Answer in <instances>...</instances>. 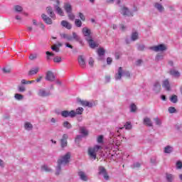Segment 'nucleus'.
Wrapping results in <instances>:
<instances>
[{
  "label": "nucleus",
  "mask_w": 182,
  "mask_h": 182,
  "mask_svg": "<svg viewBox=\"0 0 182 182\" xmlns=\"http://www.w3.org/2000/svg\"><path fill=\"white\" fill-rule=\"evenodd\" d=\"M70 161V152H68L66 154L63 156L60 159L57 161V166L55 168L56 172L55 176H59L60 171H62V166H66L69 164Z\"/></svg>",
  "instance_id": "f257e3e1"
},
{
  "label": "nucleus",
  "mask_w": 182,
  "mask_h": 182,
  "mask_svg": "<svg viewBox=\"0 0 182 182\" xmlns=\"http://www.w3.org/2000/svg\"><path fill=\"white\" fill-rule=\"evenodd\" d=\"M84 111H85V109H83V107H78L76 109L75 111V110L61 111L60 115L62 116V117H64V118L70 117V119H73V118L76 117V116H77V114H83Z\"/></svg>",
  "instance_id": "f03ea898"
},
{
  "label": "nucleus",
  "mask_w": 182,
  "mask_h": 182,
  "mask_svg": "<svg viewBox=\"0 0 182 182\" xmlns=\"http://www.w3.org/2000/svg\"><path fill=\"white\" fill-rule=\"evenodd\" d=\"M151 50H154V52H164V50H167V46L164 44H160L158 46H151L149 48Z\"/></svg>",
  "instance_id": "7ed1b4c3"
},
{
  "label": "nucleus",
  "mask_w": 182,
  "mask_h": 182,
  "mask_svg": "<svg viewBox=\"0 0 182 182\" xmlns=\"http://www.w3.org/2000/svg\"><path fill=\"white\" fill-rule=\"evenodd\" d=\"M98 170V174H100V176H103L104 179L106 181H108V180H109L110 178V176H109V174L107 173V171H106V168H105L103 166H99Z\"/></svg>",
  "instance_id": "20e7f679"
},
{
  "label": "nucleus",
  "mask_w": 182,
  "mask_h": 182,
  "mask_svg": "<svg viewBox=\"0 0 182 182\" xmlns=\"http://www.w3.org/2000/svg\"><path fill=\"white\" fill-rule=\"evenodd\" d=\"M46 80L55 82L56 80V75L52 71H48L46 75Z\"/></svg>",
  "instance_id": "39448f33"
},
{
  "label": "nucleus",
  "mask_w": 182,
  "mask_h": 182,
  "mask_svg": "<svg viewBox=\"0 0 182 182\" xmlns=\"http://www.w3.org/2000/svg\"><path fill=\"white\" fill-rule=\"evenodd\" d=\"M38 96L40 97H48V96H50V91L45 89H40L38 92Z\"/></svg>",
  "instance_id": "423d86ee"
},
{
  "label": "nucleus",
  "mask_w": 182,
  "mask_h": 182,
  "mask_svg": "<svg viewBox=\"0 0 182 182\" xmlns=\"http://www.w3.org/2000/svg\"><path fill=\"white\" fill-rule=\"evenodd\" d=\"M69 139V135L68 134H64L60 139V146L63 149L68 146V139Z\"/></svg>",
  "instance_id": "0eeeda50"
},
{
  "label": "nucleus",
  "mask_w": 182,
  "mask_h": 182,
  "mask_svg": "<svg viewBox=\"0 0 182 182\" xmlns=\"http://www.w3.org/2000/svg\"><path fill=\"white\" fill-rule=\"evenodd\" d=\"M120 13L124 16H133V13H132V11H129V9H127V7H122L120 11Z\"/></svg>",
  "instance_id": "6e6552de"
},
{
  "label": "nucleus",
  "mask_w": 182,
  "mask_h": 182,
  "mask_svg": "<svg viewBox=\"0 0 182 182\" xmlns=\"http://www.w3.org/2000/svg\"><path fill=\"white\" fill-rule=\"evenodd\" d=\"M85 39L92 49H95V48H97L99 46V44L96 43V42L92 39V37L86 38Z\"/></svg>",
  "instance_id": "1a4fd4ad"
},
{
  "label": "nucleus",
  "mask_w": 182,
  "mask_h": 182,
  "mask_svg": "<svg viewBox=\"0 0 182 182\" xmlns=\"http://www.w3.org/2000/svg\"><path fill=\"white\" fill-rule=\"evenodd\" d=\"M56 3L57 5L54 6V9H55V11L58 15H60V16H63V10H62L59 6V4H60V2L59 1V0H56Z\"/></svg>",
  "instance_id": "9d476101"
},
{
  "label": "nucleus",
  "mask_w": 182,
  "mask_h": 182,
  "mask_svg": "<svg viewBox=\"0 0 182 182\" xmlns=\"http://www.w3.org/2000/svg\"><path fill=\"white\" fill-rule=\"evenodd\" d=\"M169 73L171 76H172V77H175V79H178L181 76L180 72L176 69H171Z\"/></svg>",
  "instance_id": "9b49d317"
},
{
  "label": "nucleus",
  "mask_w": 182,
  "mask_h": 182,
  "mask_svg": "<svg viewBox=\"0 0 182 182\" xmlns=\"http://www.w3.org/2000/svg\"><path fill=\"white\" fill-rule=\"evenodd\" d=\"M41 18L47 25H52V18H49L46 14H42Z\"/></svg>",
  "instance_id": "f8f14e48"
},
{
  "label": "nucleus",
  "mask_w": 182,
  "mask_h": 182,
  "mask_svg": "<svg viewBox=\"0 0 182 182\" xmlns=\"http://www.w3.org/2000/svg\"><path fill=\"white\" fill-rule=\"evenodd\" d=\"M47 14L49 15L50 18L53 19H55L56 15H55V13L53 12V10L52 9V7L49 6L46 8Z\"/></svg>",
  "instance_id": "ddd939ff"
},
{
  "label": "nucleus",
  "mask_w": 182,
  "mask_h": 182,
  "mask_svg": "<svg viewBox=\"0 0 182 182\" xmlns=\"http://www.w3.org/2000/svg\"><path fill=\"white\" fill-rule=\"evenodd\" d=\"M78 176L80 180H82V181H87L89 180V178H87V176H86V173L83 171H79Z\"/></svg>",
  "instance_id": "4468645a"
},
{
  "label": "nucleus",
  "mask_w": 182,
  "mask_h": 182,
  "mask_svg": "<svg viewBox=\"0 0 182 182\" xmlns=\"http://www.w3.org/2000/svg\"><path fill=\"white\" fill-rule=\"evenodd\" d=\"M63 8L67 14L72 12V5L70 3H65Z\"/></svg>",
  "instance_id": "2eb2a0df"
},
{
  "label": "nucleus",
  "mask_w": 182,
  "mask_h": 182,
  "mask_svg": "<svg viewBox=\"0 0 182 182\" xmlns=\"http://www.w3.org/2000/svg\"><path fill=\"white\" fill-rule=\"evenodd\" d=\"M80 133L82 134V137H86V136H88L89 134V132L85 127H80Z\"/></svg>",
  "instance_id": "dca6fc26"
},
{
  "label": "nucleus",
  "mask_w": 182,
  "mask_h": 182,
  "mask_svg": "<svg viewBox=\"0 0 182 182\" xmlns=\"http://www.w3.org/2000/svg\"><path fill=\"white\" fill-rule=\"evenodd\" d=\"M82 33L86 38H92V36H90V29L87 28V27L82 28Z\"/></svg>",
  "instance_id": "f3484780"
},
{
  "label": "nucleus",
  "mask_w": 182,
  "mask_h": 182,
  "mask_svg": "<svg viewBox=\"0 0 182 182\" xmlns=\"http://www.w3.org/2000/svg\"><path fill=\"white\" fill-rule=\"evenodd\" d=\"M154 90L156 93H159L160 90H161V85H160V82H156L154 85Z\"/></svg>",
  "instance_id": "a211bd4d"
},
{
  "label": "nucleus",
  "mask_w": 182,
  "mask_h": 182,
  "mask_svg": "<svg viewBox=\"0 0 182 182\" xmlns=\"http://www.w3.org/2000/svg\"><path fill=\"white\" fill-rule=\"evenodd\" d=\"M88 155L91 159H92V160H96V152H95V151H93L90 148L88 149Z\"/></svg>",
  "instance_id": "6ab92c4d"
},
{
  "label": "nucleus",
  "mask_w": 182,
  "mask_h": 182,
  "mask_svg": "<svg viewBox=\"0 0 182 182\" xmlns=\"http://www.w3.org/2000/svg\"><path fill=\"white\" fill-rule=\"evenodd\" d=\"M132 122H127L124 124V127H119V130H123V129L124 128L126 129V130H132Z\"/></svg>",
  "instance_id": "aec40b11"
},
{
  "label": "nucleus",
  "mask_w": 182,
  "mask_h": 182,
  "mask_svg": "<svg viewBox=\"0 0 182 182\" xmlns=\"http://www.w3.org/2000/svg\"><path fill=\"white\" fill-rule=\"evenodd\" d=\"M61 25L64 28H66V29H72V24H70L67 21H65V20L62 21H61Z\"/></svg>",
  "instance_id": "412c9836"
},
{
  "label": "nucleus",
  "mask_w": 182,
  "mask_h": 182,
  "mask_svg": "<svg viewBox=\"0 0 182 182\" xmlns=\"http://www.w3.org/2000/svg\"><path fill=\"white\" fill-rule=\"evenodd\" d=\"M162 87L166 89V90H170V82L168 80H165L163 81Z\"/></svg>",
  "instance_id": "4be33fe9"
},
{
  "label": "nucleus",
  "mask_w": 182,
  "mask_h": 182,
  "mask_svg": "<svg viewBox=\"0 0 182 182\" xmlns=\"http://www.w3.org/2000/svg\"><path fill=\"white\" fill-rule=\"evenodd\" d=\"M78 63L80 66H85V65H86V61H85V56L79 55L78 56Z\"/></svg>",
  "instance_id": "5701e85b"
},
{
  "label": "nucleus",
  "mask_w": 182,
  "mask_h": 182,
  "mask_svg": "<svg viewBox=\"0 0 182 182\" xmlns=\"http://www.w3.org/2000/svg\"><path fill=\"white\" fill-rule=\"evenodd\" d=\"M61 38H63V39H67L68 41H73V37H72L71 35L69 34H66V33H61L60 34Z\"/></svg>",
  "instance_id": "b1692460"
},
{
  "label": "nucleus",
  "mask_w": 182,
  "mask_h": 182,
  "mask_svg": "<svg viewBox=\"0 0 182 182\" xmlns=\"http://www.w3.org/2000/svg\"><path fill=\"white\" fill-rule=\"evenodd\" d=\"M154 8H156V9H157V11H159V12H164V7L159 3H155Z\"/></svg>",
  "instance_id": "393cba45"
},
{
  "label": "nucleus",
  "mask_w": 182,
  "mask_h": 182,
  "mask_svg": "<svg viewBox=\"0 0 182 182\" xmlns=\"http://www.w3.org/2000/svg\"><path fill=\"white\" fill-rule=\"evenodd\" d=\"M122 76H123V70L119 69L118 70V73L115 75V80H120Z\"/></svg>",
  "instance_id": "a878e982"
},
{
  "label": "nucleus",
  "mask_w": 182,
  "mask_h": 182,
  "mask_svg": "<svg viewBox=\"0 0 182 182\" xmlns=\"http://www.w3.org/2000/svg\"><path fill=\"white\" fill-rule=\"evenodd\" d=\"M144 123L149 126V127H151L153 126V123L151 122V120L149 117H146L144 119Z\"/></svg>",
  "instance_id": "bb28decb"
},
{
  "label": "nucleus",
  "mask_w": 182,
  "mask_h": 182,
  "mask_svg": "<svg viewBox=\"0 0 182 182\" xmlns=\"http://www.w3.org/2000/svg\"><path fill=\"white\" fill-rule=\"evenodd\" d=\"M166 181L168 182H173V180H174V175L171 173H166Z\"/></svg>",
  "instance_id": "cd10ccee"
},
{
  "label": "nucleus",
  "mask_w": 182,
  "mask_h": 182,
  "mask_svg": "<svg viewBox=\"0 0 182 182\" xmlns=\"http://www.w3.org/2000/svg\"><path fill=\"white\" fill-rule=\"evenodd\" d=\"M173 150V147L168 145V146H165L164 151V153H166L167 154H170V153H172Z\"/></svg>",
  "instance_id": "c85d7f7f"
},
{
  "label": "nucleus",
  "mask_w": 182,
  "mask_h": 182,
  "mask_svg": "<svg viewBox=\"0 0 182 182\" xmlns=\"http://www.w3.org/2000/svg\"><path fill=\"white\" fill-rule=\"evenodd\" d=\"M41 171H46V173H50V171H52V168H50L47 165H43L41 166Z\"/></svg>",
  "instance_id": "c756f323"
},
{
  "label": "nucleus",
  "mask_w": 182,
  "mask_h": 182,
  "mask_svg": "<svg viewBox=\"0 0 182 182\" xmlns=\"http://www.w3.org/2000/svg\"><path fill=\"white\" fill-rule=\"evenodd\" d=\"M63 127H65V129H67L68 130H70V129H72V124H70L68 121H65L63 123Z\"/></svg>",
  "instance_id": "7c9ffc66"
},
{
  "label": "nucleus",
  "mask_w": 182,
  "mask_h": 182,
  "mask_svg": "<svg viewBox=\"0 0 182 182\" xmlns=\"http://www.w3.org/2000/svg\"><path fill=\"white\" fill-rule=\"evenodd\" d=\"M137 39H139V33H132L131 36V41H133L134 42V41H137Z\"/></svg>",
  "instance_id": "2f4dec72"
},
{
  "label": "nucleus",
  "mask_w": 182,
  "mask_h": 182,
  "mask_svg": "<svg viewBox=\"0 0 182 182\" xmlns=\"http://www.w3.org/2000/svg\"><path fill=\"white\" fill-rule=\"evenodd\" d=\"M24 127L26 129V130H32V129H33V125H32V124H31L30 122H26L24 124Z\"/></svg>",
  "instance_id": "473e14b6"
},
{
  "label": "nucleus",
  "mask_w": 182,
  "mask_h": 182,
  "mask_svg": "<svg viewBox=\"0 0 182 182\" xmlns=\"http://www.w3.org/2000/svg\"><path fill=\"white\" fill-rule=\"evenodd\" d=\"M39 72V70L34 69V70H30L28 73V76H33V75H36Z\"/></svg>",
  "instance_id": "72a5a7b5"
},
{
  "label": "nucleus",
  "mask_w": 182,
  "mask_h": 182,
  "mask_svg": "<svg viewBox=\"0 0 182 182\" xmlns=\"http://www.w3.org/2000/svg\"><path fill=\"white\" fill-rule=\"evenodd\" d=\"M82 139H83V136H82V135H77L75 139V142L76 143V144H79V143L81 142Z\"/></svg>",
  "instance_id": "f704fd0d"
},
{
  "label": "nucleus",
  "mask_w": 182,
  "mask_h": 182,
  "mask_svg": "<svg viewBox=\"0 0 182 182\" xmlns=\"http://www.w3.org/2000/svg\"><path fill=\"white\" fill-rule=\"evenodd\" d=\"M32 83H35V80H26L25 79L21 80V85H31Z\"/></svg>",
  "instance_id": "c9c22d12"
},
{
  "label": "nucleus",
  "mask_w": 182,
  "mask_h": 182,
  "mask_svg": "<svg viewBox=\"0 0 182 182\" xmlns=\"http://www.w3.org/2000/svg\"><path fill=\"white\" fill-rule=\"evenodd\" d=\"M14 98L16 99V100H23V95L19 93H16L14 95Z\"/></svg>",
  "instance_id": "e433bc0d"
},
{
  "label": "nucleus",
  "mask_w": 182,
  "mask_h": 182,
  "mask_svg": "<svg viewBox=\"0 0 182 182\" xmlns=\"http://www.w3.org/2000/svg\"><path fill=\"white\" fill-rule=\"evenodd\" d=\"M105 48H100L97 50V53L100 57L105 56Z\"/></svg>",
  "instance_id": "4c0bfd02"
},
{
  "label": "nucleus",
  "mask_w": 182,
  "mask_h": 182,
  "mask_svg": "<svg viewBox=\"0 0 182 182\" xmlns=\"http://www.w3.org/2000/svg\"><path fill=\"white\" fill-rule=\"evenodd\" d=\"M18 90L20 93H23V92L26 91V88L23 85H18Z\"/></svg>",
  "instance_id": "58836bf2"
},
{
  "label": "nucleus",
  "mask_w": 182,
  "mask_h": 182,
  "mask_svg": "<svg viewBox=\"0 0 182 182\" xmlns=\"http://www.w3.org/2000/svg\"><path fill=\"white\" fill-rule=\"evenodd\" d=\"M100 149H102V146L100 145H96L93 148H90V149L95 151V153H97V151H99Z\"/></svg>",
  "instance_id": "ea45409f"
},
{
  "label": "nucleus",
  "mask_w": 182,
  "mask_h": 182,
  "mask_svg": "<svg viewBox=\"0 0 182 182\" xmlns=\"http://www.w3.org/2000/svg\"><path fill=\"white\" fill-rule=\"evenodd\" d=\"M163 59H164V55L161 54L156 55L155 58V60H156V62H159V60H163Z\"/></svg>",
  "instance_id": "a19ab883"
},
{
  "label": "nucleus",
  "mask_w": 182,
  "mask_h": 182,
  "mask_svg": "<svg viewBox=\"0 0 182 182\" xmlns=\"http://www.w3.org/2000/svg\"><path fill=\"white\" fill-rule=\"evenodd\" d=\"M178 98H177V95H172L170 98V101L172 102V103H177L178 102Z\"/></svg>",
  "instance_id": "79ce46f5"
},
{
  "label": "nucleus",
  "mask_w": 182,
  "mask_h": 182,
  "mask_svg": "<svg viewBox=\"0 0 182 182\" xmlns=\"http://www.w3.org/2000/svg\"><path fill=\"white\" fill-rule=\"evenodd\" d=\"M136 110H137V107L136 106V105L132 104L130 105V112H132V113H134Z\"/></svg>",
  "instance_id": "37998d69"
},
{
  "label": "nucleus",
  "mask_w": 182,
  "mask_h": 182,
  "mask_svg": "<svg viewBox=\"0 0 182 182\" xmlns=\"http://www.w3.org/2000/svg\"><path fill=\"white\" fill-rule=\"evenodd\" d=\"M72 38H73V39H74L77 42V41H80V37L75 32L73 33Z\"/></svg>",
  "instance_id": "c03bdc74"
},
{
  "label": "nucleus",
  "mask_w": 182,
  "mask_h": 182,
  "mask_svg": "<svg viewBox=\"0 0 182 182\" xmlns=\"http://www.w3.org/2000/svg\"><path fill=\"white\" fill-rule=\"evenodd\" d=\"M141 166V164L139 162H135L134 163L133 165L131 166L132 168H140V166Z\"/></svg>",
  "instance_id": "a18cd8bd"
},
{
  "label": "nucleus",
  "mask_w": 182,
  "mask_h": 182,
  "mask_svg": "<svg viewBox=\"0 0 182 182\" xmlns=\"http://www.w3.org/2000/svg\"><path fill=\"white\" fill-rule=\"evenodd\" d=\"M75 23L77 28H80L82 26V21L80 19H75Z\"/></svg>",
  "instance_id": "49530a36"
},
{
  "label": "nucleus",
  "mask_w": 182,
  "mask_h": 182,
  "mask_svg": "<svg viewBox=\"0 0 182 182\" xmlns=\"http://www.w3.org/2000/svg\"><path fill=\"white\" fill-rule=\"evenodd\" d=\"M38 58V54L34 53V54H31L29 56L30 60H36V59Z\"/></svg>",
  "instance_id": "de8ad7c7"
},
{
  "label": "nucleus",
  "mask_w": 182,
  "mask_h": 182,
  "mask_svg": "<svg viewBox=\"0 0 182 182\" xmlns=\"http://www.w3.org/2000/svg\"><path fill=\"white\" fill-rule=\"evenodd\" d=\"M103 135H100L97 139V143H99V144H103Z\"/></svg>",
  "instance_id": "09e8293b"
},
{
  "label": "nucleus",
  "mask_w": 182,
  "mask_h": 182,
  "mask_svg": "<svg viewBox=\"0 0 182 182\" xmlns=\"http://www.w3.org/2000/svg\"><path fill=\"white\" fill-rule=\"evenodd\" d=\"M14 9L16 11V12H22V6H19V5H16L14 6Z\"/></svg>",
  "instance_id": "8fccbe9b"
},
{
  "label": "nucleus",
  "mask_w": 182,
  "mask_h": 182,
  "mask_svg": "<svg viewBox=\"0 0 182 182\" xmlns=\"http://www.w3.org/2000/svg\"><path fill=\"white\" fill-rule=\"evenodd\" d=\"M168 112L171 114L176 113V112H177V109H176V107H168Z\"/></svg>",
  "instance_id": "3c124183"
},
{
  "label": "nucleus",
  "mask_w": 182,
  "mask_h": 182,
  "mask_svg": "<svg viewBox=\"0 0 182 182\" xmlns=\"http://www.w3.org/2000/svg\"><path fill=\"white\" fill-rule=\"evenodd\" d=\"M78 102L80 103V105L82 106H83L84 107H86V105L87 103V101L86 100H78Z\"/></svg>",
  "instance_id": "603ef678"
},
{
  "label": "nucleus",
  "mask_w": 182,
  "mask_h": 182,
  "mask_svg": "<svg viewBox=\"0 0 182 182\" xmlns=\"http://www.w3.org/2000/svg\"><path fill=\"white\" fill-rule=\"evenodd\" d=\"M122 75L125 77H130V72L129 71H122Z\"/></svg>",
  "instance_id": "864d4df0"
},
{
  "label": "nucleus",
  "mask_w": 182,
  "mask_h": 182,
  "mask_svg": "<svg viewBox=\"0 0 182 182\" xmlns=\"http://www.w3.org/2000/svg\"><path fill=\"white\" fill-rule=\"evenodd\" d=\"M154 122L157 126H161V121L160 120V119H159V117L154 118Z\"/></svg>",
  "instance_id": "5fc2aeb1"
},
{
  "label": "nucleus",
  "mask_w": 182,
  "mask_h": 182,
  "mask_svg": "<svg viewBox=\"0 0 182 182\" xmlns=\"http://www.w3.org/2000/svg\"><path fill=\"white\" fill-rule=\"evenodd\" d=\"M176 168H178V169L182 168V162H181V161H178L176 162Z\"/></svg>",
  "instance_id": "6e6d98bb"
},
{
  "label": "nucleus",
  "mask_w": 182,
  "mask_h": 182,
  "mask_svg": "<svg viewBox=\"0 0 182 182\" xmlns=\"http://www.w3.org/2000/svg\"><path fill=\"white\" fill-rule=\"evenodd\" d=\"M146 48V46L143 44L138 46L137 49L138 50L143 51Z\"/></svg>",
  "instance_id": "4d7b16f0"
},
{
  "label": "nucleus",
  "mask_w": 182,
  "mask_h": 182,
  "mask_svg": "<svg viewBox=\"0 0 182 182\" xmlns=\"http://www.w3.org/2000/svg\"><path fill=\"white\" fill-rule=\"evenodd\" d=\"M62 60V58L60 57H55L53 61L56 63H59Z\"/></svg>",
  "instance_id": "13d9d810"
},
{
  "label": "nucleus",
  "mask_w": 182,
  "mask_h": 182,
  "mask_svg": "<svg viewBox=\"0 0 182 182\" xmlns=\"http://www.w3.org/2000/svg\"><path fill=\"white\" fill-rule=\"evenodd\" d=\"M68 18L71 20L73 21V19H75V15L73 14H72V12L70 13H68Z\"/></svg>",
  "instance_id": "bf43d9fd"
},
{
  "label": "nucleus",
  "mask_w": 182,
  "mask_h": 182,
  "mask_svg": "<svg viewBox=\"0 0 182 182\" xmlns=\"http://www.w3.org/2000/svg\"><path fill=\"white\" fill-rule=\"evenodd\" d=\"M52 50H54V52H59V48L56 46L55 45L51 47Z\"/></svg>",
  "instance_id": "052dcab7"
},
{
  "label": "nucleus",
  "mask_w": 182,
  "mask_h": 182,
  "mask_svg": "<svg viewBox=\"0 0 182 182\" xmlns=\"http://www.w3.org/2000/svg\"><path fill=\"white\" fill-rule=\"evenodd\" d=\"M111 77L110 75L105 76V83H110Z\"/></svg>",
  "instance_id": "680f3d73"
},
{
  "label": "nucleus",
  "mask_w": 182,
  "mask_h": 182,
  "mask_svg": "<svg viewBox=\"0 0 182 182\" xmlns=\"http://www.w3.org/2000/svg\"><path fill=\"white\" fill-rule=\"evenodd\" d=\"M88 63H89L90 66H93V65L95 63V60H93L92 58H90Z\"/></svg>",
  "instance_id": "e2e57ef3"
},
{
  "label": "nucleus",
  "mask_w": 182,
  "mask_h": 182,
  "mask_svg": "<svg viewBox=\"0 0 182 182\" xmlns=\"http://www.w3.org/2000/svg\"><path fill=\"white\" fill-rule=\"evenodd\" d=\"M1 72L3 73L8 74V73H11V70L10 69H2Z\"/></svg>",
  "instance_id": "0e129e2a"
},
{
  "label": "nucleus",
  "mask_w": 182,
  "mask_h": 182,
  "mask_svg": "<svg viewBox=\"0 0 182 182\" xmlns=\"http://www.w3.org/2000/svg\"><path fill=\"white\" fill-rule=\"evenodd\" d=\"M79 16L81 21H85V19H86V18L85 17V15H83V13H79Z\"/></svg>",
  "instance_id": "69168bd1"
},
{
  "label": "nucleus",
  "mask_w": 182,
  "mask_h": 182,
  "mask_svg": "<svg viewBox=\"0 0 182 182\" xmlns=\"http://www.w3.org/2000/svg\"><path fill=\"white\" fill-rule=\"evenodd\" d=\"M46 55H47V59H49V56H55V54H53V53H50L49 51L46 52Z\"/></svg>",
  "instance_id": "338daca9"
},
{
  "label": "nucleus",
  "mask_w": 182,
  "mask_h": 182,
  "mask_svg": "<svg viewBox=\"0 0 182 182\" xmlns=\"http://www.w3.org/2000/svg\"><path fill=\"white\" fill-rule=\"evenodd\" d=\"M127 28V27L126 26H124V24H121L120 25V29L121 31H126V29Z\"/></svg>",
  "instance_id": "774afa93"
}]
</instances>
